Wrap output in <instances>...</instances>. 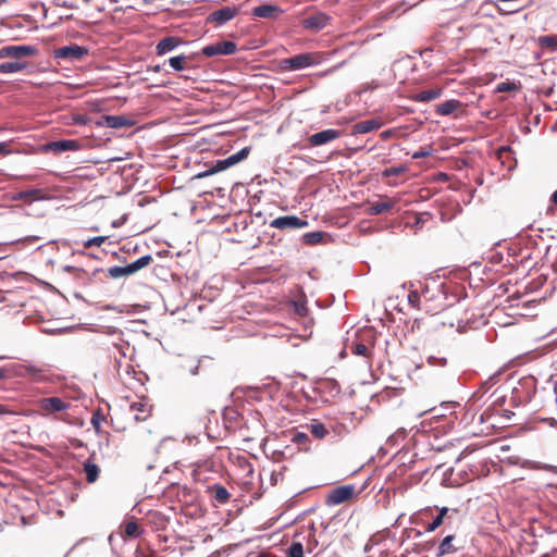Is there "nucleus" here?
Here are the masks:
<instances>
[{"instance_id":"nucleus-1","label":"nucleus","mask_w":557,"mask_h":557,"mask_svg":"<svg viewBox=\"0 0 557 557\" xmlns=\"http://www.w3.org/2000/svg\"><path fill=\"white\" fill-rule=\"evenodd\" d=\"M324 61V55L319 52H307L283 59L281 67L285 71H299L306 67L319 65Z\"/></svg>"},{"instance_id":"nucleus-2","label":"nucleus","mask_w":557,"mask_h":557,"mask_svg":"<svg viewBox=\"0 0 557 557\" xmlns=\"http://www.w3.org/2000/svg\"><path fill=\"white\" fill-rule=\"evenodd\" d=\"M423 311L435 314L444 307L445 295L440 285L430 288L429 285L422 287Z\"/></svg>"},{"instance_id":"nucleus-3","label":"nucleus","mask_w":557,"mask_h":557,"mask_svg":"<svg viewBox=\"0 0 557 557\" xmlns=\"http://www.w3.org/2000/svg\"><path fill=\"white\" fill-rule=\"evenodd\" d=\"M356 494V486L352 484L341 485L331 490L325 498L327 506H337L351 499Z\"/></svg>"},{"instance_id":"nucleus-4","label":"nucleus","mask_w":557,"mask_h":557,"mask_svg":"<svg viewBox=\"0 0 557 557\" xmlns=\"http://www.w3.org/2000/svg\"><path fill=\"white\" fill-rule=\"evenodd\" d=\"M236 51L237 45L234 41L223 40L203 47L201 53L205 57L212 58L216 55H232Z\"/></svg>"},{"instance_id":"nucleus-5","label":"nucleus","mask_w":557,"mask_h":557,"mask_svg":"<svg viewBox=\"0 0 557 557\" xmlns=\"http://www.w3.org/2000/svg\"><path fill=\"white\" fill-rule=\"evenodd\" d=\"M88 53V49L78 45H70L60 47L53 50L52 54L54 59L66 60L75 62L83 59Z\"/></svg>"},{"instance_id":"nucleus-6","label":"nucleus","mask_w":557,"mask_h":557,"mask_svg":"<svg viewBox=\"0 0 557 557\" xmlns=\"http://www.w3.org/2000/svg\"><path fill=\"white\" fill-rule=\"evenodd\" d=\"M37 53V48L29 45L4 46L0 49V58H11L20 61L23 58L33 57Z\"/></svg>"},{"instance_id":"nucleus-7","label":"nucleus","mask_w":557,"mask_h":557,"mask_svg":"<svg viewBox=\"0 0 557 557\" xmlns=\"http://www.w3.org/2000/svg\"><path fill=\"white\" fill-rule=\"evenodd\" d=\"M308 225V221L296 215L278 216L271 221L270 226L277 230H295L302 228Z\"/></svg>"},{"instance_id":"nucleus-8","label":"nucleus","mask_w":557,"mask_h":557,"mask_svg":"<svg viewBox=\"0 0 557 557\" xmlns=\"http://www.w3.org/2000/svg\"><path fill=\"white\" fill-rule=\"evenodd\" d=\"M239 12V9L236 7H224L220 10H216L209 14L207 17L208 23H216L218 25H223L228 21L233 20Z\"/></svg>"},{"instance_id":"nucleus-9","label":"nucleus","mask_w":557,"mask_h":557,"mask_svg":"<svg viewBox=\"0 0 557 557\" xmlns=\"http://www.w3.org/2000/svg\"><path fill=\"white\" fill-rule=\"evenodd\" d=\"M341 135H342L341 131L334 129V128H329V129H324V131L312 134L308 138V141L310 143L311 146H322V145H326V144L339 138Z\"/></svg>"},{"instance_id":"nucleus-10","label":"nucleus","mask_w":557,"mask_h":557,"mask_svg":"<svg viewBox=\"0 0 557 557\" xmlns=\"http://www.w3.org/2000/svg\"><path fill=\"white\" fill-rule=\"evenodd\" d=\"M331 17L324 12H317L302 21V26L306 29L319 32L326 27Z\"/></svg>"},{"instance_id":"nucleus-11","label":"nucleus","mask_w":557,"mask_h":557,"mask_svg":"<svg viewBox=\"0 0 557 557\" xmlns=\"http://www.w3.org/2000/svg\"><path fill=\"white\" fill-rule=\"evenodd\" d=\"M40 409L48 412H60L69 409L70 404L59 397L42 398L39 401Z\"/></svg>"},{"instance_id":"nucleus-12","label":"nucleus","mask_w":557,"mask_h":557,"mask_svg":"<svg viewBox=\"0 0 557 557\" xmlns=\"http://www.w3.org/2000/svg\"><path fill=\"white\" fill-rule=\"evenodd\" d=\"M283 13L278 5L263 4L253 8L252 14L260 18H276Z\"/></svg>"},{"instance_id":"nucleus-13","label":"nucleus","mask_w":557,"mask_h":557,"mask_svg":"<svg viewBox=\"0 0 557 557\" xmlns=\"http://www.w3.org/2000/svg\"><path fill=\"white\" fill-rule=\"evenodd\" d=\"M97 124L110 128H122L128 125V120L124 115H104Z\"/></svg>"},{"instance_id":"nucleus-14","label":"nucleus","mask_w":557,"mask_h":557,"mask_svg":"<svg viewBox=\"0 0 557 557\" xmlns=\"http://www.w3.org/2000/svg\"><path fill=\"white\" fill-rule=\"evenodd\" d=\"M12 199L15 201L23 200L32 202L34 200H40L45 199V195L41 189H28V190H22L12 196Z\"/></svg>"},{"instance_id":"nucleus-15","label":"nucleus","mask_w":557,"mask_h":557,"mask_svg":"<svg viewBox=\"0 0 557 557\" xmlns=\"http://www.w3.org/2000/svg\"><path fill=\"white\" fill-rule=\"evenodd\" d=\"M180 42L181 40L176 37H165L158 42L156 47L157 53L159 55L166 54L168 52L174 50L180 45Z\"/></svg>"},{"instance_id":"nucleus-16","label":"nucleus","mask_w":557,"mask_h":557,"mask_svg":"<svg viewBox=\"0 0 557 557\" xmlns=\"http://www.w3.org/2000/svg\"><path fill=\"white\" fill-rule=\"evenodd\" d=\"M382 126V123L379 120H367L358 122L354 125L355 134H367L372 131H375Z\"/></svg>"},{"instance_id":"nucleus-17","label":"nucleus","mask_w":557,"mask_h":557,"mask_svg":"<svg viewBox=\"0 0 557 557\" xmlns=\"http://www.w3.org/2000/svg\"><path fill=\"white\" fill-rule=\"evenodd\" d=\"M230 166H232V164H231L228 158L222 159V160H216L212 166H210L208 170L197 174L196 177H198V178L207 177V176L213 175L215 173L222 172V171L228 169Z\"/></svg>"},{"instance_id":"nucleus-18","label":"nucleus","mask_w":557,"mask_h":557,"mask_svg":"<svg viewBox=\"0 0 557 557\" xmlns=\"http://www.w3.org/2000/svg\"><path fill=\"white\" fill-rule=\"evenodd\" d=\"M455 540V535H447L440 543L437 548V557H443L445 555L454 554L457 552V547L454 546L453 541Z\"/></svg>"},{"instance_id":"nucleus-19","label":"nucleus","mask_w":557,"mask_h":557,"mask_svg":"<svg viewBox=\"0 0 557 557\" xmlns=\"http://www.w3.org/2000/svg\"><path fill=\"white\" fill-rule=\"evenodd\" d=\"M84 472L86 474V481L94 483L99 478L100 468L89 458L84 462Z\"/></svg>"},{"instance_id":"nucleus-20","label":"nucleus","mask_w":557,"mask_h":557,"mask_svg":"<svg viewBox=\"0 0 557 557\" xmlns=\"http://www.w3.org/2000/svg\"><path fill=\"white\" fill-rule=\"evenodd\" d=\"M27 67V63L23 61H8L0 64V73L2 74H11L17 73Z\"/></svg>"},{"instance_id":"nucleus-21","label":"nucleus","mask_w":557,"mask_h":557,"mask_svg":"<svg viewBox=\"0 0 557 557\" xmlns=\"http://www.w3.org/2000/svg\"><path fill=\"white\" fill-rule=\"evenodd\" d=\"M140 534H141V530H140L139 524L136 521L131 520V521H126L123 524V531H122L123 537L136 539V537L140 536Z\"/></svg>"},{"instance_id":"nucleus-22","label":"nucleus","mask_w":557,"mask_h":557,"mask_svg":"<svg viewBox=\"0 0 557 557\" xmlns=\"http://www.w3.org/2000/svg\"><path fill=\"white\" fill-rule=\"evenodd\" d=\"M395 203H396V201H393V200L374 202L369 207L368 212H369V214H372V215L382 214V213L393 209Z\"/></svg>"},{"instance_id":"nucleus-23","label":"nucleus","mask_w":557,"mask_h":557,"mask_svg":"<svg viewBox=\"0 0 557 557\" xmlns=\"http://www.w3.org/2000/svg\"><path fill=\"white\" fill-rule=\"evenodd\" d=\"M442 94L441 89H426L416 94L412 99L417 102H429L437 99Z\"/></svg>"},{"instance_id":"nucleus-24","label":"nucleus","mask_w":557,"mask_h":557,"mask_svg":"<svg viewBox=\"0 0 557 557\" xmlns=\"http://www.w3.org/2000/svg\"><path fill=\"white\" fill-rule=\"evenodd\" d=\"M50 148L54 151L62 152L78 149L76 140H58L50 144Z\"/></svg>"},{"instance_id":"nucleus-25","label":"nucleus","mask_w":557,"mask_h":557,"mask_svg":"<svg viewBox=\"0 0 557 557\" xmlns=\"http://www.w3.org/2000/svg\"><path fill=\"white\" fill-rule=\"evenodd\" d=\"M152 262V257L150 255H145L137 259L136 261L127 264L131 275L140 271L141 269L148 267Z\"/></svg>"},{"instance_id":"nucleus-26","label":"nucleus","mask_w":557,"mask_h":557,"mask_svg":"<svg viewBox=\"0 0 557 557\" xmlns=\"http://www.w3.org/2000/svg\"><path fill=\"white\" fill-rule=\"evenodd\" d=\"M459 106L460 102L458 100H447L436 107V113L440 115H449L454 113Z\"/></svg>"},{"instance_id":"nucleus-27","label":"nucleus","mask_w":557,"mask_h":557,"mask_svg":"<svg viewBox=\"0 0 557 557\" xmlns=\"http://www.w3.org/2000/svg\"><path fill=\"white\" fill-rule=\"evenodd\" d=\"M449 509L447 507H442L440 509L438 515L433 519V521L426 527V532L435 531L440 525H442L446 519L447 512Z\"/></svg>"},{"instance_id":"nucleus-28","label":"nucleus","mask_w":557,"mask_h":557,"mask_svg":"<svg viewBox=\"0 0 557 557\" xmlns=\"http://www.w3.org/2000/svg\"><path fill=\"white\" fill-rule=\"evenodd\" d=\"M307 428L310 431V433L318 440H322L329 434L327 429L321 422H313L309 424Z\"/></svg>"},{"instance_id":"nucleus-29","label":"nucleus","mask_w":557,"mask_h":557,"mask_svg":"<svg viewBox=\"0 0 557 557\" xmlns=\"http://www.w3.org/2000/svg\"><path fill=\"white\" fill-rule=\"evenodd\" d=\"M290 308L294 313H296L300 318H305L308 314V308L306 300L298 299L290 302Z\"/></svg>"},{"instance_id":"nucleus-30","label":"nucleus","mask_w":557,"mask_h":557,"mask_svg":"<svg viewBox=\"0 0 557 557\" xmlns=\"http://www.w3.org/2000/svg\"><path fill=\"white\" fill-rule=\"evenodd\" d=\"M408 301L412 307L423 310L422 289L411 290L408 295Z\"/></svg>"},{"instance_id":"nucleus-31","label":"nucleus","mask_w":557,"mask_h":557,"mask_svg":"<svg viewBox=\"0 0 557 557\" xmlns=\"http://www.w3.org/2000/svg\"><path fill=\"white\" fill-rule=\"evenodd\" d=\"M213 497L216 502L220 504H225L230 498V493L222 485H214L213 486Z\"/></svg>"},{"instance_id":"nucleus-32","label":"nucleus","mask_w":557,"mask_h":557,"mask_svg":"<svg viewBox=\"0 0 557 557\" xmlns=\"http://www.w3.org/2000/svg\"><path fill=\"white\" fill-rule=\"evenodd\" d=\"M323 237V232H309L304 234L302 242L307 245H317L322 242Z\"/></svg>"},{"instance_id":"nucleus-33","label":"nucleus","mask_w":557,"mask_h":557,"mask_svg":"<svg viewBox=\"0 0 557 557\" xmlns=\"http://www.w3.org/2000/svg\"><path fill=\"white\" fill-rule=\"evenodd\" d=\"M426 363L430 367H437V368H444L447 366L448 361L447 358L441 354L438 355H430L426 358Z\"/></svg>"},{"instance_id":"nucleus-34","label":"nucleus","mask_w":557,"mask_h":557,"mask_svg":"<svg viewBox=\"0 0 557 557\" xmlns=\"http://www.w3.org/2000/svg\"><path fill=\"white\" fill-rule=\"evenodd\" d=\"M131 410L138 412L137 414H135V419L137 421H144L148 416L147 405L143 403H133L131 405Z\"/></svg>"},{"instance_id":"nucleus-35","label":"nucleus","mask_w":557,"mask_h":557,"mask_svg":"<svg viewBox=\"0 0 557 557\" xmlns=\"http://www.w3.org/2000/svg\"><path fill=\"white\" fill-rule=\"evenodd\" d=\"M187 57L184 54L172 57L169 59V64L175 71H183L186 69Z\"/></svg>"},{"instance_id":"nucleus-36","label":"nucleus","mask_w":557,"mask_h":557,"mask_svg":"<svg viewBox=\"0 0 557 557\" xmlns=\"http://www.w3.org/2000/svg\"><path fill=\"white\" fill-rule=\"evenodd\" d=\"M108 274L112 278H120V277H123V276L131 275L127 265H125V267L115 265V267L109 268Z\"/></svg>"},{"instance_id":"nucleus-37","label":"nucleus","mask_w":557,"mask_h":557,"mask_svg":"<svg viewBox=\"0 0 557 557\" xmlns=\"http://www.w3.org/2000/svg\"><path fill=\"white\" fill-rule=\"evenodd\" d=\"M249 152H250V147H244L243 149H240L236 153L231 154L227 158L233 166V165L239 163L240 161H243L244 159H246L248 157Z\"/></svg>"},{"instance_id":"nucleus-38","label":"nucleus","mask_w":557,"mask_h":557,"mask_svg":"<svg viewBox=\"0 0 557 557\" xmlns=\"http://www.w3.org/2000/svg\"><path fill=\"white\" fill-rule=\"evenodd\" d=\"M288 557H304V546L300 542H293L286 550Z\"/></svg>"},{"instance_id":"nucleus-39","label":"nucleus","mask_w":557,"mask_h":557,"mask_svg":"<svg viewBox=\"0 0 557 557\" xmlns=\"http://www.w3.org/2000/svg\"><path fill=\"white\" fill-rule=\"evenodd\" d=\"M540 44L542 47L557 49V36H543L540 37Z\"/></svg>"},{"instance_id":"nucleus-40","label":"nucleus","mask_w":557,"mask_h":557,"mask_svg":"<svg viewBox=\"0 0 557 557\" xmlns=\"http://www.w3.org/2000/svg\"><path fill=\"white\" fill-rule=\"evenodd\" d=\"M351 352L357 356L368 357L370 349L366 344L358 343L351 347Z\"/></svg>"},{"instance_id":"nucleus-41","label":"nucleus","mask_w":557,"mask_h":557,"mask_svg":"<svg viewBox=\"0 0 557 557\" xmlns=\"http://www.w3.org/2000/svg\"><path fill=\"white\" fill-rule=\"evenodd\" d=\"M406 171L405 166L400 165V166H391V168H387L383 171V176L384 177H391V176H396V175H399L401 173H404Z\"/></svg>"},{"instance_id":"nucleus-42","label":"nucleus","mask_w":557,"mask_h":557,"mask_svg":"<svg viewBox=\"0 0 557 557\" xmlns=\"http://www.w3.org/2000/svg\"><path fill=\"white\" fill-rule=\"evenodd\" d=\"M106 240H107L106 236H96V237H92V238H89L88 240H86L84 243V247L89 248V247H92V246H100Z\"/></svg>"},{"instance_id":"nucleus-43","label":"nucleus","mask_w":557,"mask_h":557,"mask_svg":"<svg viewBox=\"0 0 557 557\" xmlns=\"http://www.w3.org/2000/svg\"><path fill=\"white\" fill-rule=\"evenodd\" d=\"M74 122L79 125H85L88 122V117L84 114H77L73 117Z\"/></svg>"},{"instance_id":"nucleus-44","label":"nucleus","mask_w":557,"mask_h":557,"mask_svg":"<svg viewBox=\"0 0 557 557\" xmlns=\"http://www.w3.org/2000/svg\"><path fill=\"white\" fill-rule=\"evenodd\" d=\"M510 89H511V84L510 83H500L497 86V90L498 91H507V90H510Z\"/></svg>"},{"instance_id":"nucleus-45","label":"nucleus","mask_w":557,"mask_h":557,"mask_svg":"<svg viewBox=\"0 0 557 557\" xmlns=\"http://www.w3.org/2000/svg\"><path fill=\"white\" fill-rule=\"evenodd\" d=\"M429 154H430V152H429V151H426V150H420V151L414 152V153H413V156H412V158H413V159H420V158H424V157H426V156H429Z\"/></svg>"},{"instance_id":"nucleus-46","label":"nucleus","mask_w":557,"mask_h":557,"mask_svg":"<svg viewBox=\"0 0 557 557\" xmlns=\"http://www.w3.org/2000/svg\"><path fill=\"white\" fill-rule=\"evenodd\" d=\"M63 271L69 272V273H72V272H79V271H82V270H81V269H77V268H75V267H72V265H65V267L63 268Z\"/></svg>"},{"instance_id":"nucleus-47","label":"nucleus","mask_w":557,"mask_h":557,"mask_svg":"<svg viewBox=\"0 0 557 557\" xmlns=\"http://www.w3.org/2000/svg\"><path fill=\"white\" fill-rule=\"evenodd\" d=\"M8 152V145L5 143H0V154H5Z\"/></svg>"},{"instance_id":"nucleus-48","label":"nucleus","mask_w":557,"mask_h":557,"mask_svg":"<svg viewBox=\"0 0 557 557\" xmlns=\"http://www.w3.org/2000/svg\"><path fill=\"white\" fill-rule=\"evenodd\" d=\"M11 411L8 409L7 406L0 404V416L10 413Z\"/></svg>"},{"instance_id":"nucleus-49","label":"nucleus","mask_w":557,"mask_h":557,"mask_svg":"<svg viewBox=\"0 0 557 557\" xmlns=\"http://www.w3.org/2000/svg\"><path fill=\"white\" fill-rule=\"evenodd\" d=\"M198 363L199 361L196 362L195 366L190 367L189 368V372L193 374V375H196L198 373Z\"/></svg>"},{"instance_id":"nucleus-50","label":"nucleus","mask_w":557,"mask_h":557,"mask_svg":"<svg viewBox=\"0 0 557 557\" xmlns=\"http://www.w3.org/2000/svg\"><path fill=\"white\" fill-rule=\"evenodd\" d=\"M27 371H28V373L34 374V375L39 373V370L36 369L35 367L27 368Z\"/></svg>"},{"instance_id":"nucleus-51","label":"nucleus","mask_w":557,"mask_h":557,"mask_svg":"<svg viewBox=\"0 0 557 557\" xmlns=\"http://www.w3.org/2000/svg\"><path fill=\"white\" fill-rule=\"evenodd\" d=\"M550 201L554 203V205H557V189L553 193L552 197H550Z\"/></svg>"},{"instance_id":"nucleus-52","label":"nucleus","mask_w":557,"mask_h":557,"mask_svg":"<svg viewBox=\"0 0 557 557\" xmlns=\"http://www.w3.org/2000/svg\"><path fill=\"white\" fill-rule=\"evenodd\" d=\"M428 215L426 213L419 214L417 216V224L424 222V216Z\"/></svg>"},{"instance_id":"nucleus-53","label":"nucleus","mask_w":557,"mask_h":557,"mask_svg":"<svg viewBox=\"0 0 557 557\" xmlns=\"http://www.w3.org/2000/svg\"><path fill=\"white\" fill-rule=\"evenodd\" d=\"M91 423H92V425H94L96 429H98V428H99V420H98V418H97V417H95V416L92 417V419H91Z\"/></svg>"},{"instance_id":"nucleus-54","label":"nucleus","mask_w":557,"mask_h":557,"mask_svg":"<svg viewBox=\"0 0 557 557\" xmlns=\"http://www.w3.org/2000/svg\"><path fill=\"white\" fill-rule=\"evenodd\" d=\"M255 557H276V556H274V555H272V554H269V553H260V554H258V555H257V556H255Z\"/></svg>"},{"instance_id":"nucleus-55","label":"nucleus","mask_w":557,"mask_h":557,"mask_svg":"<svg viewBox=\"0 0 557 557\" xmlns=\"http://www.w3.org/2000/svg\"><path fill=\"white\" fill-rule=\"evenodd\" d=\"M344 64H345V62H341V63H338L337 65L333 66L329 72H333V71H335V70H337V69L342 67Z\"/></svg>"},{"instance_id":"nucleus-56","label":"nucleus","mask_w":557,"mask_h":557,"mask_svg":"<svg viewBox=\"0 0 557 557\" xmlns=\"http://www.w3.org/2000/svg\"><path fill=\"white\" fill-rule=\"evenodd\" d=\"M5 377V370L0 369V380Z\"/></svg>"}]
</instances>
